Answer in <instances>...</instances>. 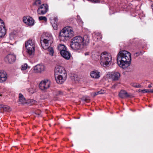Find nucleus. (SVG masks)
<instances>
[{
    "label": "nucleus",
    "mask_w": 153,
    "mask_h": 153,
    "mask_svg": "<svg viewBox=\"0 0 153 153\" xmlns=\"http://www.w3.org/2000/svg\"><path fill=\"white\" fill-rule=\"evenodd\" d=\"M89 42V39L88 35H85L83 37L77 36L71 39L70 46L73 50L81 51L88 45Z\"/></svg>",
    "instance_id": "f257e3e1"
},
{
    "label": "nucleus",
    "mask_w": 153,
    "mask_h": 153,
    "mask_svg": "<svg viewBox=\"0 0 153 153\" xmlns=\"http://www.w3.org/2000/svg\"><path fill=\"white\" fill-rule=\"evenodd\" d=\"M117 60L120 67L123 69L126 68L130 65L131 61V54L127 51H121L117 55Z\"/></svg>",
    "instance_id": "f03ea898"
},
{
    "label": "nucleus",
    "mask_w": 153,
    "mask_h": 153,
    "mask_svg": "<svg viewBox=\"0 0 153 153\" xmlns=\"http://www.w3.org/2000/svg\"><path fill=\"white\" fill-rule=\"evenodd\" d=\"M41 43L43 48L48 49L50 54L53 56L54 53L53 48L50 47L53 42V38L51 35L47 33L43 34L41 38Z\"/></svg>",
    "instance_id": "7ed1b4c3"
},
{
    "label": "nucleus",
    "mask_w": 153,
    "mask_h": 153,
    "mask_svg": "<svg viewBox=\"0 0 153 153\" xmlns=\"http://www.w3.org/2000/svg\"><path fill=\"white\" fill-rule=\"evenodd\" d=\"M74 35L72 28L71 27H66L59 33V38L61 41H65L72 37Z\"/></svg>",
    "instance_id": "20e7f679"
},
{
    "label": "nucleus",
    "mask_w": 153,
    "mask_h": 153,
    "mask_svg": "<svg viewBox=\"0 0 153 153\" xmlns=\"http://www.w3.org/2000/svg\"><path fill=\"white\" fill-rule=\"evenodd\" d=\"M101 65L104 66H108L111 63L112 57L110 53L106 51L103 52L100 57Z\"/></svg>",
    "instance_id": "39448f33"
},
{
    "label": "nucleus",
    "mask_w": 153,
    "mask_h": 153,
    "mask_svg": "<svg viewBox=\"0 0 153 153\" xmlns=\"http://www.w3.org/2000/svg\"><path fill=\"white\" fill-rule=\"evenodd\" d=\"M25 47L27 50V52L30 56L32 57L34 55L35 45L34 40L30 39L25 43Z\"/></svg>",
    "instance_id": "423d86ee"
},
{
    "label": "nucleus",
    "mask_w": 153,
    "mask_h": 153,
    "mask_svg": "<svg viewBox=\"0 0 153 153\" xmlns=\"http://www.w3.org/2000/svg\"><path fill=\"white\" fill-rule=\"evenodd\" d=\"M54 72L55 76L67 75L66 71L65 68L59 65H57L56 66Z\"/></svg>",
    "instance_id": "0eeeda50"
},
{
    "label": "nucleus",
    "mask_w": 153,
    "mask_h": 153,
    "mask_svg": "<svg viewBox=\"0 0 153 153\" xmlns=\"http://www.w3.org/2000/svg\"><path fill=\"white\" fill-rule=\"evenodd\" d=\"M48 6L46 4H43L40 5L37 9V13L39 15H44L48 11Z\"/></svg>",
    "instance_id": "6e6552de"
},
{
    "label": "nucleus",
    "mask_w": 153,
    "mask_h": 153,
    "mask_svg": "<svg viewBox=\"0 0 153 153\" xmlns=\"http://www.w3.org/2000/svg\"><path fill=\"white\" fill-rule=\"evenodd\" d=\"M50 85V82L48 80L42 81L39 84L40 89L42 90H45L49 88Z\"/></svg>",
    "instance_id": "1a4fd4ad"
},
{
    "label": "nucleus",
    "mask_w": 153,
    "mask_h": 153,
    "mask_svg": "<svg viewBox=\"0 0 153 153\" xmlns=\"http://www.w3.org/2000/svg\"><path fill=\"white\" fill-rule=\"evenodd\" d=\"M67 75H57L55 76L56 82L59 84H62L66 79Z\"/></svg>",
    "instance_id": "9d476101"
},
{
    "label": "nucleus",
    "mask_w": 153,
    "mask_h": 153,
    "mask_svg": "<svg viewBox=\"0 0 153 153\" xmlns=\"http://www.w3.org/2000/svg\"><path fill=\"white\" fill-rule=\"evenodd\" d=\"M6 33V29L3 21L0 19V38L4 36Z\"/></svg>",
    "instance_id": "9b49d317"
},
{
    "label": "nucleus",
    "mask_w": 153,
    "mask_h": 153,
    "mask_svg": "<svg viewBox=\"0 0 153 153\" xmlns=\"http://www.w3.org/2000/svg\"><path fill=\"white\" fill-rule=\"evenodd\" d=\"M33 70L34 72L39 73L44 71L45 70V68L42 64H38L33 67Z\"/></svg>",
    "instance_id": "f8f14e48"
},
{
    "label": "nucleus",
    "mask_w": 153,
    "mask_h": 153,
    "mask_svg": "<svg viewBox=\"0 0 153 153\" xmlns=\"http://www.w3.org/2000/svg\"><path fill=\"white\" fill-rule=\"evenodd\" d=\"M6 61L7 60L9 63H12L14 62L16 60V56L13 54H10L7 55L5 58Z\"/></svg>",
    "instance_id": "ddd939ff"
},
{
    "label": "nucleus",
    "mask_w": 153,
    "mask_h": 153,
    "mask_svg": "<svg viewBox=\"0 0 153 153\" xmlns=\"http://www.w3.org/2000/svg\"><path fill=\"white\" fill-rule=\"evenodd\" d=\"M23 21L29 26H32L34 24V20L30 17H25Z\"/></svg>",
    "instance_id": "4468645a"
},
{
    "label": "nucleus",
    "mask_w": 153,
    "mask_h": 153,
    "mask_svg": "<svg viewBox=\"0 0 153 153\" xmlns=\"http://www.w3.org/2000/svg\"><path fill=\"white\" fill-rule=\"evenodd\" d=\"M7 78V76L6 72L3 71H0V82H2L5 81Z\"/></svg>",
    "instance_id": "2eb2a0df"
},
{
    "label": "nucleus",
    "mask_w": 153,
    "mask_h": 153,
    "mask_svg": "<svg viewBox=\"0 0 153 153\" xmlns=\"http://www.w3.org/2000/svg\"><path fill=\"white\" fill-rule=\"evenodd\" d=\"M120 76V74L118 72H116L113 73L109 75L110 78L114 81L117 80L119 79Z\"/></svg>",
    "instance_id": "dca6fc26"
},
{
    "label": "nucleus",
    "mask_w": 153,
    "mask_h": 153,
    "mask_svg": "<svg viewBox=\"0 0 153 153\" xmlns=\"http://www.w3.org/2000/svg\"><path fill=\"white\" fill-rule=\"evenodd\" d=\"M60 54L62 57L67 60L69 59L71 56L70 53L67 50L63 52H62V53Z\"/></svg>",
    "instance_id": "f3484780"
},
{
    "label": "nucleus",
    "mask_w": 153,
    "mask_h": 153,
    "mask_svg": "<svg viewBox=\"0 0 153 153\" xmlns=\"http://www.w3.org/2000/svg\"><path fill=\"white\" fill-rule=\"evenodd\" d=\"M119 97L122 98H124L129 96L128 93L125 90H122L119 93Z\"/></svg>",
    "instance_id": "a211bd4d"
},
{
    "label": "nucleus",
    "mask_w": 153,
    "mask_h": 153,
    "mask_svg": "<svg viewBox=\"0 0 153 153\" xmlns=\"http://www.w3.org/2000/svg\"><path fill=\"white\" fill-rule=\"evenodd\" d=\"M19 101L18 102L19 104H22L27 103L23 95L21 93L19 94Z\"/></svg>",
    "instance_id": "6ab92c4d"
},
{
    "label": "nucleus",
    "mask_w": 153,
    "mask_h": 153,
    "mask_svg": "<svg viewBox=\"0 0 153 153\" xmlns=\"http://www.w3.org/2000/svg\"><path fill=\"white\" fill-rule=\"evenodd\" d=\"M58 49L60 51V54L62 53V52H63L67 50L66 47L64 45H59L58 46Z\"/></svg>",
    "instance_id": "aec40b11"
},
{
    "label": "nucleus",
    "mask_w": 153,
    "mask_h": 153,
    "mask_svg": "<svg viewBox=\"0 0 153 153\" xmlns=\"http://www.w3.org/2000/svg\"><path fill=\"white\" fill-rule=\"evenodd\" d=\"M3 109L4 111L7 112H9L11 110L10 107L6 105H4Z\"/></svg>",
    "instance_id": "412c9836"
},
{
    "label": "nucleus",
    "mask_w": 153,
    "mask_h": 153,
    "mask_svg": "<svg viewBox=\"0 0 153 153\" xmlns=\"http://www.w3.org/2000/svg\"><path fill=\"white\" fill-rule=\"evenodd\" d=\"M141 91L143 93H153V89L152 90H148L144 89L143 90H141Z\"/></svg>",
    "instance_id": "4be33fe9"
},
{
    "label": "nucleus",
    "mask_w": 153,
    "mask_h": 153,
    "mask_svg": "<svg viewBox=\"0 0 153 153\" xmlns=\"http://www.w3.org/2000/svg\"><path fill=\"white\" fill-rule=\"evenodd\" d=\"M102 35L100 33H98L96 34V38H97V41L100 40L102 38Z\"/></svg>",
    "instance_id": "5701e85b"
},
{
    "label": "nucleus",
    "mask_w": 153,
    "mask_h": 153,
    "mask_svg": "<svg viewBox=\"0 0 153 153\" xmlns=\"http://www.w3.org/2000/svg\"><path fill=\"white\" fill-rule=\"evenodd\" d=\"M41 4V1L40 0H36L34 4L37 6H39Z\"/></svg>",
    "instance_id": "b1692460"
},
{
    "label": "nucleus",
    "mask_w": 153,
    "mask_h": 153,
    "mask_svg": "<svg viewBox=\"0 0 153 153\" xmlns=\"http://www.w3.org/2000/svg\"><path fill=\"white\" fill-rule=\"evenodd\" d=\"M131 85L132 86L135 87V88H140L141 87V86L140 84L137 83H131Z\"/></svg>",
    "instance_id": "393cba45"
},
{
    "label": "nucleus",
    "mask_w": 153,
    "mask_h": 153,
    "mask_svg": "<svg viewBox=\"0 0 153 153\" xmlns=\"http://www.w3.org/2000/svg\"><path fill=\"white\" fill-rule=\"evenodd\" d=\"M27 67V64L25 63L22 65L21 67V69L22 70H26Z\"/></svg>",
    "instance_id": "a878e982"
},
{
    "label": "nucleus",
    "mask_w": 153,
    "mask_h": 153,
    "mask_svg": "<svg viewBox=\"0 0 153 153\" xmlns=\"http://www.w3.org/2000/svg\"><path fill=\"white\" fill-rule=\"evenodd\" d=\"M90 75L91 77L96 78V72L94 71H91Z\"/></svg>",
    "instance_id": "bb28decb"
},
{
    "label": "nucleus",
    "mask_w": 153,
    "mask_h": 153,
    "mask_svg": "<svg viewBox=\"0 0 153 153\" xmlns=\"http://www.w3.org/2000/svg\"><path fill=\"white\" fill-rule=\"evenodd\" d=\"M39 20H43L45 22H46L47 21V19L46 18V17H45V16H40L39 17Z\"/></svg>",
    "instance_id": "cd10ccee"
},
{
    "label": "nucleus",
    "mask_w": 153,
    "mask_h": 153,
    "mask_svg": "<svg viewBox=\"0 0 153 153\" xmlns=\"http://www.w3.org/2000/svg\"><path fill=\"white\" fill-rule=\"evenodd\" d=\"M62 94V92L60 91H57L56 92V95L57 96H59Z\"/></svg>",
    "instance_id": "c85d7f7f"
},
{
    "label": "nucleus",
    "mask_w": 153,
    "mask_h": 153,
    "mask_svg": "<svg viewBox=\"0 0 153 153\" xmlns=\"http://www.w3.org/2000/svg\"><path fill=\"white\" fill-rule=\"evenodd\" d=\"M100 72L96 71V79H98L100 77Z\"/></svg>",
    "instance_id": "c756f323"
},
{
    "label": "nucleus",
    "mask_w": 153,
    "mask_h": 153,
    "mask_svg": "<svg viewBox=\"0 0 153 153\" xmlns=\"http://www.w3.org/2000/svg\"><path fill=\"white\" fill-rule=\"evenodd\" d=\"M82 100L86 102H88L89 101V100L88 98L83 97L82 99Z\"/></svg>",
    "instance_id": "7c9ffc66"
},
{
    "label": "nucleus",
    "mask_w": 153,
    "mask_h": 153,
    "mask_svg": "<svg viewBox=\"0 0 153 153\" xmlns=\"http://www.w3.org/2000/svg\"><path fill=\"white\" fill-rule=\"evenodd\" d=\"M35 113L36 114H38L40 116L41 115V111H40L38 110L36 111Z\"/></svg>",
    "instance_id": "2f4dec72"
},
{
    "label": "nucleus",
    "mask_w": 153,
    "mask_h": 153,
    "mask_svg": "<svg viewBox=\"0 0 153 153\" xmlns=\"http://www.w3.org/2000/svg\"><path fill=\"white\" fill-rule=\"evenodd\" d=\"M105 93L104 91L103 90H101L100 91H98L97 94H103Z\"/></svg>",
    "instance_id": "473e14b6"
},
{
    "label": "nucleus",
    "mask_w": 153,
    "mask_h": 153,
    "mask_svg": "<svg viewBox=\"0 0 153 153\" xmlns=\"http://www.w3.org/2000/svg\"><path fill=\"white\" fill-rule=\"evenodd\" d=\"M52 25L54 29L56 30L57 29V26L56 24H53Z\"/></svg>",
    "instance_id": "72a5a7b5"
},
{
    "label": "nucleus",
    "mask_w": 153,
    "mask_h": 153,
    "mask_svg": "<svg viewBox=\"0 0 153 153\" xmlns=\"http://www.w3.org/2000/svg\"><path fill=\"white\" fill-rule=\"evenodd\" d=\"M91 57H92V58L93 59H95V55L94 54V52H92V56H91Z\"/></svg>",
    "instance_id": "f704fd0d"
},
{
    "label": "nucleus",
    "mask_w": 153,
    "mask_h": 153,
    "mask_svg": "<svg viewBox=\"0 0 153 153\" xmlns=\"http://www.w3.org/2000/svg\"><path fill=\"white\" fill-rule=\"evenodd\" d=\"M4 105L0 104V110H1L2 109H3V107Z\"/></svg>",
    "instance_id": "c9c22d12"
},
{
    "label": "nucleus",
    "mask_w": 153,
    "mask_h": 153,
    "mask_svg": "<svg viewBox=\"0 0 153 153\" xmlns=\"http://www.w3.org/2000/svg\"><path fill=\"white\" fill-rule=\"evenodd\" d=\"M103 1V0H96V3H99L101 2H102Z\"/></svg>",
    "instance_id": "e433bc0d"
},
{
    "label": "nucleus",
    "mask_w": 153,
    "mask_h": 153,
    "mask_svg": "<svg viewBox=\"0 0 153 153\" xmlns=\"http://www.w3.org/2000/svg\"><path fill=\"white\" fill-rule=\"evenodd\" d=\"M117 85L116 84H114V85H113L112 87H111V88L112 89H114L115 88V87H116V86Z\"/></svg>",
    "instance_id": "4c0bfd02"
},
{
    "label": "nucleus",
    "mask_w": 153,
    "mask_h": 153,
    "mask_svg": "<svg viewBox=\"0 0 153 153\" xmlns=\"http://www.w3.org/2000/svg\"><path fill=\"white\" fill-rule=\"evenodd\" d=\"M30 102H32V103H35L36 102V101H35L34 100H31Z\"/></svg>",
    "instance_id": "58836bf2"
},
{
    "label": "nucleus",
    "mask_w": 153,
    "mask_h": 153,
    "mask_svg": "<svg viewBox=\"0 0 153 153\" xmlns=\"http://www.w3.org/2000/svg\"><path fill=\"white\" fill-rule=\"evenodd\" d=\"M85 56H86V55H89V53L88 52H86L85 53Z\"/></svg>",
    "instance_id": "ea45409f"
},
{
    "label": "nucleus",
    "mask_w": 153,
    "mask_h": 153,
    "mask_svg": "<svg viewBox=\"0 0 153 153\" xmlns=\"http://www.w3.org/2000/svg\"><path fill=\"white\" fill-rule=\"evenodd\" d=\"M148 87L149 88H151L152 87V86L151 85H149L148 86Z\"/></svg>",
    "instance_id": "a19ab883"
},
{
    "label": "nucleus",
    "mask_w": 153,
    "mask_h": 153,
    "mask_svg": "<svg viewBox=\"0 0 153 153\" xmlns=\"http://www.w3.org/2000/svg\"><path fill=\"white\" fill-rule=\"evenodd\" d=\"M152 9L153 10V4L152 5Z\"/></svg>",
    "instance_id": "79ce46f5"
},
{
    "label": "nucleus",
    "mask_w": 153,
    "mask_h": 153,
    "mask_svg": "<svg viewBox=\"0 0 153 153\" xmlns=\"http://www.w3.org/2000/svg\"><path fill=\"white\" fill-rule=\"evenodd\" d=\"M11 35V34H10V36Z\"/></svg>",
    "instance_id": "37998d69"
},
{
    "label": "nucleus",
    "mask_w": 153,
    "mask_h": 153,
    "mask_svg": "<svg viewBox=\"0 0 153 153\" xmlns=\"http://www.w3.org/2000/svg\"><path fill=\"white\" fill-rule=\"evenodd\" d=\"M1 96V94H0V96Z\"/></svg>",
    "instance_id": "c03bdc74"
}]
</instances>
